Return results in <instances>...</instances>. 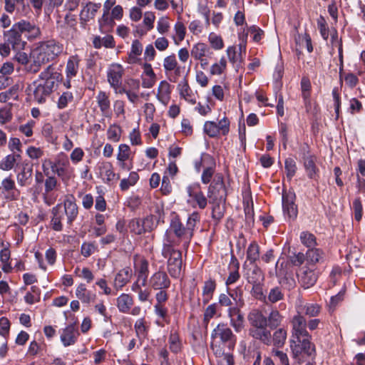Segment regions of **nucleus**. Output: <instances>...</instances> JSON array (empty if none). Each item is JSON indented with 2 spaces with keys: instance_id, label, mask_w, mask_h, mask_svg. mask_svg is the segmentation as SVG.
I'll use <instances>...</instances> for the list:
<instances>
[{
  "instance_id": "1",
  "label": "nucleus",
  "mask_w": 365,
  "mask_h": 365,
  "mask_svg": "<svg viewBox=\"0 0 365 365\" xmlns=\"http://www.w3.org/2000/svg\"><path fill=\"white\" fill-rule=\"evenodd\" d=\"M41 82L34 81L29 86L34 99L38 103H43L62 80V75L53 65H49L38 76Z\"/></svg>"
},
{
  "instance_id": "2",
  "label": "nucleus",
  "mask_w": 365,
  "mask_h": 365,
  "mask_svg": "<svg viewBox=\"0 0 365 365\" xmlns=\"http://www.w3.org/2000/svg\"><path fill=\"white\" fill-rule=\"evenodd\" d=\"M178 242L170 232H165L161 255L167 259V270L172 278L178 279L182 273V252L176 247Z\"/></svg>"
},
{
  "instance_id": "3",
  "label": "nucleus",
  "mask_w": 365,
  "mask_h": 365,
  "mask_svg": "<svg viewBox=\"0 0 365 365\" xmlns=\"http://www.w3.org/2000/svg\"><path fill=\"white\" fill-rule=\"evenodd\" d=\"M211 349L216 356L220 357L224 351L234 349L237 343V336L226 323H220L211 334Z\"/></svg>"
},
{
  "instance_id": "4",
  "label": "nucleus",
  "mask_w": 365,
  "mask_h": 365,
  "mask_svg": "<svg viewBox=\"0 0 365 365\" xmlns=\"http://www.w3.org/2000/svg\"><path fill=\"white\" fill-rule=\"evenodd\" d=\"M63 51V46L54 40L40 43L32 51L34 64L31 69L34 73L38 72L42 65L54 60Z\"/></svg>"
},
{
  "instance_id": "5",
  "label": "nucleus",
  "mask_w": 365,
  "mask_h": 365,
  "mask_svg": "<svg viewBox=\"0 0 365 365\" xmlns=\"http://www.w3.org/2000/svg\"><path fill=\"white\" fill-rule=\"evenodd\" d=\"M247 320L251 326L249 334L264 344H269L271 332L267 329V319L262 312L258 309L252 310L247 315Z\"/></svg>"
},
{
  "instance_id": "6",
  "label": "nucleus",
  "mask_w": 365,
  "mask_h": 365,
  "mask_svg": "<svg viewBox=\"0 0 365 365\" xmlns=\"http://www.w3.org/2000/svg\"><path fill=\"white\" fill-rule=\"evenodd\" d=\"M290 349L292 357L298 362L316 356L315 345L312 342V336L290 338Z\"/></svg>"
},
{
  "instance_id": "7",
  "label": "nucleus",
  "mask_w": 365,
  "mask_h": 365,
  "mask_svg": "<svg viewBox=\"0 0 365 365\" xmlns=\"http://www.w3.org/2000/svg\"><path fill=\"white\" fill-rule=\"evenodd\" d=\"M207 197L209 202H225L227 197V190L224 182V178L222 174L217 173L214 176L212 182L208 187Z\"/></svg>"
},
{
  "instance_id": "8",
  "label": "nucleus",
  "mask_w": 365,
  "mask_h": 365,
  "mask_svg": "<svg viewBox=\"0 0 365 365\" xmlns=\"http://www.w3.org/2000/svg\"><path fill=\"white\" fill-rule=\"evenodd\" d=\"M69 165V161L66 157L58 156L54 160L45 159L42 162V170L45 175H50L49 169H51L53 174L63 177L67 173Z\"/></svg>"
},
{
  "instance_id": "9",
  "label": "nucleus",
  "mask_w": 365,
  "mask_h": 365,
  "mask_svg": "<svg viewBox=\"0 0 365 365\" xmlns=\"http://www.w3.org/2000/svg\"><path fill=\"white\" fill-rule=\"evenodd\" d=\"M148 282L152 289L158 291L155 296L160 294H168V289L171 286V280L168 274L163 270H158L153 273Z\"/></svg>"
},
{
  "instance_id": "10",
  "label": "nucleus",
  "mask_w": 365,
  "mask_h": 365,
  "mask_svg": "<svg viewBox=\"0 0 365 365\" xmlns=\"http://www.w3.org/2000/svg\"><path fill=\"white\" fill-rule=\"evenodd\" d=\"M299 284L304 289L313 287L317 281L318 275L315 272V267L307 264L299 267L296 271Z\"/></svg>"
},
{
  "instance_id": "11",
  "label": "nucleus",
  "mask_w": 365,
  "mask_h": 365,
  "mask_svg": "<svg viewBox=\"0 0 365 365\" xmlns=\"http://www.w3.org/2000/svg\"><path fill=\"white\" fill-rule=\"evenodd\" d=\"M187 192L189 196L187 202L190 203L192 207H198L200 209L203 210L207 205V199L201 190V186L199 183H192L187 187Z\"/></svg>"
},
{
  "instance_id": "12",
  "label": "nucleus",
  "mask_w": 365,
  "mask_h": 365,
  "mask_svg": "<svg viewBox=\"0 0 365 365\" xmlns=\"http://www.w3.org/2000/svg\"><path fill=\"white\" fill-rule=\"evenodd\" d=\"M21 35L29 41H34L39 38L41 31L38 25L34 21L21 19L14 24Z\"/></svg>"
},
{
  "instance_id": "13",
  "label": "nucleus",
  "mask_w": 365,
  "mask_h": 365,
  "mask_svg": "<svg viewBox=\"0 0 365 365\" xmlns=\"http://www.w3.org/2000/svg\"><path fill=\"white\" fill-rule=\"evenodd\" d=\"M19 196L20 191L11 176L4 178L0 184V198L6 201H15Z\"/></svg>"
},
{
  "instance_id": "14",
  "label": "nucleus",
  "mask_w": 365,
  "mask_h": 365,
  "mask_svg": "<svg viewBox=\"0 0 365 365\" xmlns=\"http://www.w3.org/2000/svg\"><path fill=\"white\" fill-rule=\"evenodd\" d=\"M163 68L168 79L175 83L181 76L184 68L178 65L175 54L166 56L163 60Z\"/></svg>"
},
{
  "instance_id": "15",
  "label": "nucleus",
  "mask_w": 365,
  "mask_h": 365,
  "mask_svg": "<svg viewBox=\"0 0 365 365\" xmlns=\"http://www.w3.org/2000/svg\"><path fill=\"white\" fill-rule=\"evenodd\" d=\"M5 41L9 44L14 51L23 50L26 44L22 39V35L13 24L11 28L4 33Z\"/></svg>"
},
{
  "instance_id": "16",
  "label": "nucleus",
  "mask_w": 365,
  "mask_h": 365,
  "mask_svg": "<svg viewBox=\"0 0 365 365\" xmlns=\"http://www.w3.org/2000/svg\"><path fill=\"white\" fill-rule=\"evenodd\" d=\"M291 337H307L310 335L307 330V321L304 316L296 313L291 320Z\"/></svg>"
},
{
  "instance_id": "17",
  "label": "nucleus",
  "mask_w": 365,
  "mask_h": 365,
  "mask_svg": "<svg viewBox=\"0 0 365 365\" xmlns=\"http://www.w3.org/2000/svg\"><path fill=\"white\" fill-rule=\"evenodd\" d=\"M167 231L170 232L178 242V239L182 238L184 241V246H188L192 237L188 235L186 227L183 226L179 218L175 217L172 220L170 230Z\"/></svg>"
},
{
  "instance_id": "18",
  "label": "nucleus",
  "mask_w": 365,
  "mask_h": 365,
  "mask_svg": "<svg viewBox=\"0 0 365 365\" xmlns=\"http://www.w3.org/2000/svg\"><path fill=\"white\" fill-rule=\"evenodd\" d=\"M96 169L98 171V177L101 178L105 183H109L119 178V176L114 173L113 166L110 162H99L96 165Z\"/></svg>"
},
{
  "instance_id": "19",
  "label": "nucleus",
  "mask_w": 365,
  "mask_h": 365,
  "mask_svg": "<svg viewBox=\"0 0 365 365\" xmlns=\"http://www.w3.org/2000/svg\"><path fill=\"white\" fill-rule=\"evenodd\" d=\"M295 195L292 192H283L282 208L284 214L290 219H295L297 215V207L294 204Z\"/></svg>"
},
{
  "instance_id": "20",
  "label": "nucleus",
  "mask_w": 365,
  "mask_h": 365,
  "mask_svg": "<svg viewBox=\"0 0 365 365\" xmlns=\"http://www.w3.org/2000/svg\"><path fill=\"white\" fill-rule=\"evenodd\" d=\"M123 68L118 63L112 64L107 71V78L110 86L117 90L122 83Z\"/></svg>"
},
{
  "instance_id": "21",
  "label": "nucleus",
  "mask_w": 365,
  "mask_h": 365,
  "mask_svg": "<svg viewBox=\"0 0 365 365\" xmlns=\"http://www.w3.org/2000/svg\"><path fill=\"white\" fill-rule=\"evenodd\" d=\"M140 64L143 68V72L140 75L143 88H153L157 81V77L153 69L152 65L147 62L141 63Z\"/></svg>"
},
{
  "instance_id": "22",
  "label": "nucleus",
  "mask_w": 365,
  "mask_h": 365,
  "mask_svg": "<svg viewBox=\"0 0 365 365\" xmlns=\"http://www.w3.org/2000/svg\"><path fill=\"white\" fill-rule=\"evenodd\" d=\"M63 212L66 217L67 224L71 225L78 215V207L73 195L68 196L64 200Z\"/></svg>"
},
{
  "instance_id": "23",
  "label": "nucleus",
  "mask_w": 365,
  "mask_h": 365,
  "mask_svg": "<svg viewBox=\"0 0 365 365\" xmlns=\"http://www.w3.org/2000/svg\"><path fill=\"white\" fill-rule=\"evenodd\" d=\"M155 297L156 301L154 305L155 314L160 318L163 322L169 323L168 309L165 304L169 298L168 294H160L158 296H155Z\"/></svg>"
},
{
  "instance_id": "24",
  "label": "nucleus",
  "mask_w": 365,
  "mask_h": 365,
  "mask_svg": "<svg viewBox=\"0 0 365 365\" xmlns=\"http://www.w3.org/2000/svg\"><path fill=\"white\" fill-rule=\"evenodd\" d=\"M296 312L302 316L315 317L319 314L321 307L316 303H305L302 300H299L296 304Z\"/></svg>"
},
{
  "instance_id": "25",
  "label": "nucleus",
  "mask_w": 365,
  "mask_h": 365,
  "mask_svg": "<svg viewBox=\"0 0 365 365\" xmlns=\"http://www.w3.org/2000/svg\"><path fill=\"white\" fill-rule=\"evenodd\" d=\"M101 6L100 3L88 2L83 6L79 15L80 23L83 27H85L87 22L94 19Z\"/></svg>"
},
{
  "instance_id": "26",
  "label": "nucleus",
  "mask_w": 365,
  "mask_h": 365,
  "mask_svg": "<svg viewBox=\"0 0 365 365\" xmlns=\"http://www.w3.org/2000/svg\"><path fill=\"white\" fill-rule=\"evenodd\" d=\"M171 92V85L163 80L158 85L156 98L163 105L167 106L170 101Z\"/></svg>"
},
{
  "instance_id": "27",
  "label": "nucleus",
  "mask_w": 365,
  "mask_h": 365,
  "mask_svg": "<svg viewBox=\"0 0 365 365\" xmlns=\"http://www.w3.org/2000/svg\"><path fill=\"white\" fill-rule=\"evenodd\" d=\"M52 217L51 220V225L53 230L60 232L63 230V224L61 222L65 215L64 212L62 210L61 204H57L51 210Z\"/></svg>"
},
{
  "instance_id": "28",
  "label": "nucleus",
  "mask_w": 365,
  "mask_h": 365,
  "mask_svg": "<svg viewBox=\"0 0 365 365\" xmlns=\"http://www.w3.org/2000/svg\"><path fill=\"white\" fill-rule=\"evenodd\" d=\"M78 332L72 324L63 329L61 334V341L64 346H68L76 343Z\"/></svg>"
},
{
  "instance_id": "29",
  "label": "nucleus",
  "mask_w": 365,
  "mask_h": 365,
  "mask_svg": "<svg viewBox=\"0 0 365 365\" xmlns=\"http://www.w3.org/2000/svg\"><path fill=\"white\" fill-rule=\"evenodd\" d=\"M132 276L131 269L125 267L120 269L115 276L113 285L118 291L121 289L130 279Z\"/></svg>"
},
{
  "instance_id": "30",
  "label": "nucleus",
  "mask_w": 365,
  "mask_h": 365,
  "mask_svg": "<svg viewBox=\"0 0 365 365\" xmlns=\"http://www.w3.org/2000/svg\"><path fill=\"white\" fill-rule=\"evenodd\" d=\"M76 296L82 303L87 304L94 302L96 297V294L87 289L86 284L83 283L76 287Z\"/></svg>"
},
{
  "instance_id": "31",
  "label": "nucleus",
  "mask_w": 365,
  "mask_h": 365,
  "mask_svg": "<svg viewBox=\"0 0 365 365\" xmlns=\"http://www.w3.org/2000/svg\"><path fill=\"white\" fill-rule=\"evenodd\" d=\"M133 303V297L128 294L122 293L116 299V306L120 313L128 314Z\"/></svg>"
},
{
  "instance_id": "32",
  "label": "nucleus",
  "mask_w": 365,
  "mask_h": 365,
  "mask_svg": "<svg viewBox=\"0 0 365 365\" xmlns=\"http://www.w3.org/2000/svg\"><path fill=\"white\" fill-rule=\"evenodd\" d=\"M245 277L250 284L264 282V274L257 265L247 269Z\"/></svg>"
},
{
  "instance_id": "33",
  "label": "nucleus",
  "mask_w": 365,
  "mask_h": 365,
  "mask_svg": "<svg viewBox=\"0 0 365 365\" xmlns=\"http://www.w3.org/2000/svg\"><path fill=\"white\" fill-rule=\"evenodd\" d=\"M304 166L309 178L317 180L319 177V169L315 164V157L314 155H308L303 157Z\"/></svg>"
},
{
  "instance_id": "34",
  "label": "nucleus",
  "mask_w": 365,
  "mask_h": 365,
  "mask_svg": "<svg viewBox=\"0 0 365 365\" xmlns=\"http://www.w3.org/2000/svg\"><path fill=\"white\" fill-rule=\"evenodd\" d=\"M178 89L181 98L191 104H195L196 100L194 93L189 86L188 82L186 78H184L178 84Z\"/></svg>"
},
{
  "instance_id": "35",
  "label": "nucleus",
  "mask_w": 365,
  "mask_h": 365,
  "mask_svg": "<svg viewBox=\"0 0 365 365\" xmlns=\"http://www.w3.org/2000/svg\"><path fill=\"white\" fill-rule=\"evenodd\" d=\"M143 52V45L137 39L133 40L131 44L130 51L128 53V63L130 64L141 63L139 56Z\"/></svg>"
},
{
  "instance_id": "36",
  "label": "nucleus",
  "mask_w": 365,
  "mask_h": 365,
  "mask_svg": "<svg viewBox=\"0 0 365 365\" xmlns=\"http://www.w3.org/2000/svg\"><path fill=\"white\" fill-rule=\"evenodd\" d=\"M33 175L32 166L25 165L16 175L17 183L21 187H24L31 183Z\"/></svg>"
},
{
  "instance_id": "37",
  "label": "nucleus",
  "mask_w": 365,
  "mask_h": 365,
  "mask_svg": "<svg viewBox=\"0 0 365 365\" xmlns=\"http://www.w3.org/2000/svg\"><path fill=\"white\" fill-rule=\"evenodd\" d=\"M324 253L319 248H311L306 252V261L309 266L315 267V264L324 260Z\"/></svg>"
},
{
  "instance_id": "38",
  "label": "nucleus",
  "mask_w": 365,
  "mask_h": 365,
  "mask_svg": "<svg viewBox=\"0 0 365 365\" xmlns=\"http://www.w3.org/2000/svg\"><path fill=\"white\" fill-rule=\"evenodd\" d=\"M123 16V9L120 5L115 6L110 11V16L108 14V19L111 20V22L108 24H104L101 21V19H98V22L100 27V29H102L105 27L110 26L113 27L115 24V20H121Z\"/></svg>"
},
{
  "instance_id": "39",
  "label": "nucleus",
  "mask_w": 365,
  "mask_h": 365,
  "mask_svg": "<svg viewBox=\"0 0 365 365\" xmlns=\"http://www.w3.org/2000/svg\"><path fill=\"white\" fill-rule=\"evenodd\" d=\"M96 101L101 113L107 116L110 113V102L108 95L103 91L96 96Z\"/></svg>"
},
{
  "instance_id": "40",
  "label": "nucleus",
  "mask_w": 365,
  "mask_h": 365,
  "mask_svg": "<svg viewBox=\"0 0 365 365\" xmlns=\"http://www.w3.org/2000/svg\"><path fill=\"white\" fill-rule=\"evenodd\" d=\"M80 58L77 55L71 56L66 63V73L67 78L75 77L78 71Z\"/></svg>"
},
{
  "instance_id": "41",
  "label": "nucleus",
  "mask_w": 365,
  "mask_h": 365,
  "mask_svg": "<svg viewBox=\"0 0 365 365\" xmlns=\"http://www.w3.org/2000/svg\"><path fill=\"white\" fill-rule=\"evenodd\" d=\"M93 47L97 49L101 48L102 46L113 48L115 47V41L111 35H106L103 38L99 36H96L93 38Z\"/></svg>"
},
{
  "instance_id": "42",
  "label": "nucleus",
  "mask_w": 365,
  "mask_h": 365,
  "mask_svg": "<svg viewBox=\"0 0 365 365\" xmlns=\"http://www.w3.org/2000/svg\"><path fill=\"white\" fill-rule=\"evenodd\" d=\"M21 155L16 154H9L0 161V169L4 171H9L14 168L16 163L20 161Z\"/></svg>"
},
{
  "instance_id": "43",
  "label": "nucleus",
  "mask_w": 365,
  "mask_h": 365,
  "mask_svg": "<svg viewBox=\"0 0 365 365\" xmlns=\"http://www.w3.org/2000/svg\"><path fill=\"white\" fill-rule=\"evenodd\" d=\"M134 329L138 338L145 339L150 329L149 322L144 317L139 318L135 322Z\"/></svg>"
},
{
  "instance_id": "44",
  "label": "nucleus",
  "mask_w": 365,
  "mask_h": 365,
  "mask_svg": "<svg viewBox=\"0 0 365 365\" xmlns=\"http://www.w3.org/2000/svg\"><path fill=\"white\" fill-rule=\"evenodd\" d=\"M212 204V217L217 222H220L221 219L224 217V214L225 212V202H210Z\"/></svg>"
},
{
  "instance_id": "45",
  "label": "nucleus",
  "mask_w": 365,
  "mask_h": 365,
  "mask_svg": "<svg viewBox=\"0 0 365 365\" xmlns=\"http://www.w3.org/2000/svg\"><path fill=\"white\" fill-rule=\"evenodd\" d=\"M210 51L207 44L204 43H197L194 44L191 49V56L195 60H201Z\"/></svg>"
},
{
  "instance_id": "46",
  "label": "nucleus",
  "mask_w": 365,
  "mask_h": 365,
  "mask_svg": "<svg viewBox=\"0 0 365 365\" xmlns=\"http://www.w3.org/2000/svg\"><path fill=\"white\" fill-rule=\"evenodd\" d=\"M216 289L215 281L209 279L204 282L202 288L203 302L207 303L212 297L213 293Z\"/></svg>"
},
{
  "instance_id": "47",
  "label": "nucleus",
  "mask_w": 365,
  "mask_h": 365,
  "mask_svg": "<svg viewBox=\"0 0 365 365\" xmlns=\"http://www.w3.org/2000/svg\"><path fill=\"white\" fill-rule=\"evenodd\" d=\"M264 282L252 284L251 294L256 299L267 302V295L264 292Z\"/></svg>"
},
{
  "instance_id": "48",
  "label": "nucleus",
  "mask_w": 365,
  "mask_h": 365,
  "mask_svg": "<svg viewBox=\"0 0 365 365\" xmlns=\"http://www.w3.org/2000/svg\"><path fill=\"white\" fill-rule=\"evenodd\" d=\"M19 97V88L16 86H11L8 90L0 93V102L6 103L11 100H17Z\"/></svg>"
},
{
  "instance_id": "49",
  "label": "nucleus",
  "mask_w": 365,
  "mask_h": 365,
  "mask_svg": "<svg viewBox=\"0 0 365 365\" xmlns=\"http://www.w3.org/2000/svg\"><path fill=\"white\" fill-rule=\"evenodd\" d=\"M10 251L8 248H4L0 251V261L2 264L1 269L5 273H10L13 268L9 262Z\"/></svg>"
},
{
  "instance_id": "50",
  "label": "nucleus",
  "mask_w": 365,
  "mask_h": 365,
  "mask_svg": "<svg viewBox=\"0 0 365 365\" xmlns=\"http://www.w3.org/2000/svg\"><path fill=\"white\" fill-rule=\"evenodd\" d=\"M247 259L250 263H255L259 259V247L255 241L252 242L247 247Z\"/></svg>"
},
{
  "instance_id": "51",
  "label": "nucleus",
  "mask_w": 365,
  "mask_h": 365,
  "mask_svg": "<svg viewBox=\"0 0 365 365\" xmlns=\"http://www.w3.org/2000/svg\"><path fill=\"white\" fill-rule=\"evenodd\" d=\"M284 299V293L279 287L272 288L267 295V302L265 304H274Z\"/></svg>"
},
{
  "instance_id": "52",
  "label": "nucleus",
  "mask_w": 365,
  "mask_h": 365,
  "mask_svg": "<svg viewBox=\"0 0 365 365\" xmlns=\"http://www.w3.org/2000/svg\"><path fill=\"white\" fill-rule=\"evenodd\" d=\"M267 319L269 327L271 329H276L281 324L283 317L280 314L278 310L273 309L270 312Z\"/></svg>"
},
{
  "instance_id": "53",
  "label": "nucleus",
  "mask_w": 365,
  "mask_h": 365,
  "mask_svg": "<svg viewBox=\"0 0 365 365\" xmlns=\"http://www.w3.org/2000/svg\"><path fill=\"white\" fill-rule=\"evenodd\" d=\"M174 31L175 35L173 36V39L176 44L184 40L186 29L184 24L182 21H178L174 26Z\"/></svg>"
},
{
  "instance_id": "54",
  "label": "nucleus",
  "mask_w": 365,
  "mask_h": 365,
  "mask_svg": "<svg viewBox=\"0 0 365 365\" xmlns=\"http://www.w3.org/2000/svg\"><path fill=\"white\" fill-rule=\"evenodd\" d=\"M287 330L284 328L277 329L273 334V343L275 346L282 347L287 339Z\"/></svg>"
},
{
  "instance_id": "55",
  "label": "nucleus",
  "mask_w": 365,
  "mask_h": 365,
  "mask_svg": "<svg viewBox=\"0 0 365 365\" xmlns=\"http://www.w3.org/2000/svg\"><path fill=\"white\" fill-rule=\"evenodd\" d=\"M135 270L137 276H148V261L145 258H140L135 264Z\"/></svg>"
},
{
  "instance_id": "56",
  "label": "nucleus",
  "mask_w": 365,
  "mask_h": 365,
  "mask_svg": "<svg viewBox=\"0 0 365 365\" xmlns=\"http://www.w3.org/2000/svg\"><path fill=\"white\" fill-rule=\"evenodd\" d=\"M200 221V215L197 212H193L190 214L187 220L186 230L189 236L192 237L193 231L197 222Z\"/></svg>"
},
{
  "instance_id": "57",
  "label": "nucleus",
  "mask_w": 365,
  "mask_h": 365,
  "mask_svg": "<svg viewBox=\"0 0 365 365\" xmlns=\"http://www.w3.org/2000/svg\"><path fill=\"white\" fill-rule=\"evenodd\" d=\"M299 237L301 242L309 249L314 247L317 245L315 236L307 231L302 232Z\"/></svg>"
},
{
  "instance_id": "58",
  "label": "nucleus",
  "mask_w": 365,
  "mask_h": 365,
  "mask_svg": "<svg viewBox=\"0 0 365 365\" xmlns=\"http://www.w3.org/2000/svg\"><path fill=\"white\" fill-rule=\"evenodd\" d=\"M227 68V61L225 57H222L220 61L215 63L210 67V73L212 76H219L222 74Z\"/></svg>"
},
{
  "instance_id": "59",
  "label": "nucleus",
  "mask_w": 365,
  "mask_h": 365,
  "mask_svg": "<svg viewBox=\"0 0 365 365\" xmlns=\"http://www.w3.org/2000/svg\"><path fill=\"white\" fill-rule=\"evenodd\" d=\"M244 358L247 361H251L252 359H254L253 365H260L261 364V354L257 349L249 347L247 353L244 355Z\"/></svg>"
},
{
  "instance_id": "60",
  "label": "nucleus",
  "mask_w": 365,
  "mask_h": 365,
  "mask_svg": "<svg viewBox=\"0 0 365 365\" xmlns=\"http://www.w3.org/2000/svg\"><path fill=\"white\" fill-rule=\"evenodd\" d=\"M143 221L140 218L132 219L128 224L130 231L135 235H142L145 232Z\"/></svg>"
},
{
  "instance_id": "61",
  "label": "nucleus",
  "mask_w": 365,
  "mask_h": 365,
  "mask_svg": "<svg viewBox=\"0 0 365 365\" xmlns=\"http://www.w3.org/2000/svg\"><path fill=\"white\" fill-rule=\"evenodd\" d=\"M284 169L287 178L292 180L295 175L297 169L295 160L292 158H287L284 161Z\"/></svg>"
},
{
  "instance_id": "62",
  "label": "nucleus",
  "mask_w": 365,
  "mask_h": 365,
  "mask_svg": "<svg viewBox=\"0 0 365 365\" xmlns=\"http://www.w3.org/2000/svg\"><path fill=\"white\" fill-rule=\"evenodd\" d=\"M296 41L301 47H306L309 53L312 52L313 46L312 39L308 34L304 33V34H299L298 38H296Z\"/></svg>"
},
{
  "instance_id": "63",
  "label": "nucleus",
  "mask_w": 365,
  "mask_h": 365,
  "mask_svg": "<svg viewBox=\"0 0 365 365\" xmlns=\"http://www.w3.org/2000/svg\"><path fill=\"white\" fill-rule=\"evenodd\" d=\"M208 41L212 48L215 50H220L224 47L222 37L214 32L209 34Z\"/></svg>"
},
{
  "instance_id": "64",
  "label": "nucleus",
  "mask_w": 365,
  "mask_h": 365,
  "mask_svg": "<svg viewBox=\"0 0 365 365\" xmlns=\"http://www.w3.org/2000/svg\"><path fill=\"white\" fill-rule=\"evenodd\" d=\"M230 121L225 115L217 123V134L222 135H227L230 132Z\"/></svg>"
}]
</instances>
